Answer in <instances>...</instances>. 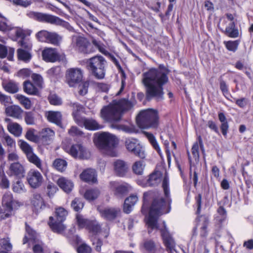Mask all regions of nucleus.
<instances>
[{
	"label": "nucleus",
	"mask_w": 253,
	"mask_h": 253,
	"mask_svg": "<svg viewBox=\"0 0 253 253\" xmlns=\"http://www.w3.org/2000/svg\"><path fill=\"white\" fill-rule=\"evenodd\" d=\"M162 187L165 196V200L161 194L156 191H148L143 194V205L142 211L143 212L145 206L147 207L150 202V207L147 224L151 229H158L157 220L161 215L169 213L171 209V199L169 187V178L167 172L165 173L162 181Z\"/></svg>",
	"instance_id": "nucleus-1"
},
{
	"label": "nucleus",
	"mask_w": 253,
	"mask_h": 253,
	"mask_svg": "<svg viewBox=\"0 0 253 253\" xmlns=\"http://www.w3.org/2000/svg\"><path fill=\"white\" fill-rule=\"evenodd\" d=\"M135 104V101H129L124 98L114 100L108 105L101 110V117L111 124V127L129 133L134 132L133 128L118 123L121 120L124 113L130 110Z\"/></svg>",
	"instance_id": "nucleus-2"
},
{
	"label": "nucleus",
	"mask_w": 253,
	"mask_h": 253,
	"mask_svg": "<svg viewBox=\"0 0 253 253\" xmlns=\"http://www.w3.org/2000/svg\"><path fill=\"white\" fill-rule=\"evenodd\" d=\"M169 71L163 65L158 68H151L143 74V83L146 88V98L150 100L155 97L158 100L163 99V86L169 81Z\"/></svg>",
	"instance_id": "nucleus-3"
},
{
	"label": "nucleus",
	"mask_w": 253,
	"mask_h": 253,
	"mask_svg": "<svg viewBox=\"0 0 253 253\" xmlns=\"http://www.w3.org/2000/svg\"><path fill=\"white\" fill-rule=\"evenodd\" d=\"M96 145L100 149L105 151L108 155L116 156L115 148L118 143L117 137L108 132H102L96 134Z\"/></svg>",
	"instance_id": "nucleus-4"
},
{
	"label": "nucleus",
	"mask_w": 253,
	"mask_h": 253,
	"mask_svg": "<svg viewBox=\"0 0 253 253\" xmlns=\"http://www.w3.org/2000/svg\"><path fill=\"white\" fill-rule=\"evenodd\" d=\"M136 122L141 128H157L159 125L158 112L151 109L142 110L137 115Z\"/></svg>",
	"instance_id": "nucleus-5"
},
{
	"label": "nucleus",
	"mask_w": 253,
	"mask_h": 253,
	"mask_svg": "<svg viewBox=\"0 0 253 253\" xmlns=\"http://www.w3.org/2000/svg\"><path fill=\"white\" fill-rule=\"evenodd\" d=\"M86 68L90 74L96 79H103L105 75L106 61L101 55H96L86 62Z\"/></svg>",
	"instance_id": "nucleus-6"
},
{
	"label": "nucleus",
	"mask_w": 253,
	"mask_h": 253,
	"mask_svg": "<svg viewBox=\"0 0 253 253\" xmlns=\"http://www.w3.org/2000/svg\"><path fill=\"white\" fill-rule=\"evenodd\" d=\"M27 15L29 18H33L39 22L61 26L70 31L73 30V28L68 22L55 15L34 11H30L27 13Z\"/></svg>",
	"instance_id": "nucleus-7"
},
{
	"label": "nucleus",
	"mask_w": 253,
	"mask_h": 253,
	"mask_svg": "<svg viewBox=\"0 0 253 253\" xmlns=\"http://www.w3.org/2000/svg\"><path fill=\"white\" fill-rule=\"evenodd\" d=\"M68 211L63 208L59 207L56 209L54 216H50L48 225L55 233L62 234L66 229V226L63 223L65 220Z\"/></svg>",
	"instance_id": "nucleus-8"
},
{
	"label": "nucleus",
	"mask_w": 253,
	"mask_h": 253,
	"mask_svg": "<svg viewBox=\"0 0 253 253\" xmlns=\"http://www.w3.org/2000/svg\"><path fill=\"white\" fill-rule=\"evenodd\" d=\"M125 146L126 149L136 156L141 159L146 157V153L144 147L137 139L129 137L125 140Z\"/></svg>",
	"instance_id": "nucleus-9"
},
{
	"label": "nucleus",
	"mask_w": 253,
	"mask_h": 253,
	"mask_svg": "<svg viewBox=\"0 0 253 253\" xmlns=\"http://www.w3.org/2000/svg\"><path fill=\"white\" fill-rule=\"evenodd\" d=\"M140 250L144 253H164V249L151 239H145L140 244Z\"/></svg>",
	"instance_id": "nucleus-10"
},
{
	"label": "nucleus",
	"mask_w": 253,
	"mask_h": 253,
	"mask_svg": "<svg viewBox=\"0 0 253 253\" xmlns=\"http://www.w3.org/2000/svg\"><path fill=\"white\" fill-rule=\"evenodd\" d=\"M163 227L160 228V230L163 240V242L165 246L166 247L167 250L172 252L173 251H175V243L166 227V222L163 221Z\"/></svg>",
	"instance_id": "nucleus-11"
},
{
	"label": "nucleus",
	"mask_w": 253,
	"mask_h": 253,
	"mask_svg": "<svg viewBox=\"0 0 253 253\" xmlns=\"http://www.w3.org/2000/svg\"><path fill=\"white\" fill-rule=\"evenodd\" d=\"M83 78V71L79 68H71L67 71L66 79L70 86H74Z\"/></svg>",
	"instance_id": "nucleus-12"
},
{
	"label": "nucleus",
	"mask_w": 253,
	"mask_h": 253,
	"mask_svg": "<svg viewBox=\"0 0 253 253\" xmlns=\"http://www.w3.org/2000/svg\"><path fill=\"white\" fill-rule=\"evenodd\" d=\"M27 180L29 185L34 188L41 185L43 177L41 173L36 169H31L27 174Z\"/></svg>",
	"instance_id": "nucleus-13"
},
{
	"label": "nucleus",
	"mask_w": 253,
	"mask_h": 253,
	"mask_svg": "<svg viewBox=\"0 0 253 253\" xmlns=\"http://www.w3.org/2000/svg\"><path fill=\"white\" fill-rule=\"evenodd\" d=\"M7 174L10 176L20 179L25 176V169L24 166L19 162L13 163L9 166Z\"/></svg>",
	"instance_id": "nucleus-14"
},
{
	"label": "nucleus",
	"mask_w": 253,
	"mask_h": 253,
	"mask_svg": "<svg viewBox=\"0 0 253 253\" xmlns=\"http://www.w3.org/2000/svg\"><path fill=\"white\" fill-rule=\"evenodd\" d=\"M97 210L100 213L101 216L107 220L115 219L121 211L120 209L117 208H101L98 207Z\"/></svg>",
	"instance_id": "nucleus-15"
},
{
	"label": "nucleus",
	"mask_w": 253,
	"mask_h": 253,
	"mask_svg": "<svg viewBox=\"0 0 253 253\" xmlns=\"http://www.w3.org/2000/svg\"><path fill=\"white\" fill-rule=\"evenodd\" d=\"M69 153L74 158L87 159L89 157V154L85 148L80 144L72 145L69 151Z\"/></svg>",
	"instance_id": "nucleus-16"
},
{
	"label": "nucleus",
	"mask_w": 253,
	"mask_h": 253,
	"mask_svg": "<svg viewBox=\"0 0 253 253\" xmlns=\"http://www.w3.org/2000/svg\"><path fill=\"white\" fill-rule=\"evenodd\" d=\"M81 126H84L86 129L90 130H95L101 129L103 127V126L99 124L96 120L93 119H86L83 118L77 123Z\"/></svg>",
	"instance_id": "nucleus-17"
},
{
	"label": "nucleus",
	"mask_w": 253,
	"mask_h": 253,
	"mask_svg": "<svg viewBox=\"0 0 253 253\" xmlns=\"http://www.w3.org/2000/svg\"><path fill=\"white\" fill-rule=\"evenodd\" d=\"M76 45L79 50L84 53L88 54L94 51L91 44L84 37H80L77 39Z\"/></svg>",
	"instance_id": "nucleus-18"
},
{
	"label": "nucleus",
	"mask_w": 253,
	"mask_h": 253,
	"mask_svg": "<svg viewBox=\"0 0 253 253\" xmlns=\"http://www.w3.org/2000/svg\"><path fill=\"white\" fill-rule=\"evenodd\" d=\"M43 60L47 62H55L59 59V54L55 48H47L42 52Z\"/></svg>",
	"instance_id": "nucleus-19"
},
{
	"label": "nucleus",
	"mask_w": 253,
	"mask_h": 253,
	"mask_svg": "<svg viewBox=\"0 0 253 253\" xmlns=\"http://www.w3.org/2000/svg\"><path fill=\"white\" fill-rule=\"evenodd\" d=\"M80 178L84 181L94 183L97 182V174L95 169H87L84 170L80 175Z\"/></svg>",
	"instance_id": "nucleus-20"
},
{
	"label": "nucleus",
	"mask_w": 253,
	"mask_h": 253,
	"mask_svg": "<svg viewBox=\"0 0 253 253\" xmlns=\"http://www.w3.org/2000/svg\"><path fill=\"white\" fill-rule=\"evenodd\" d=\"M113 166L115 173L119 176H124L127 173L128 169L127 164L121 160L115 161Z\"/></svg>",
	"instance_id": "nucleus-21"
},
{
	"label": "nucleus",
	"mask_w": 253,
	"mask_h": 253,
	"mask_svg": "<svg viewBox=\"0 0 253 253\" xmlns=\"http://www.w3.org/2000/svg\"><path fill=\"white\" fill-rule=\"evenodd\" d=\"M110 186L112 190L114 192V194L118 198H122L127 193V187L124 185L120 184L117 182H111Z\"/></svg>",
	"instance_id": "nucleus-22"
},
{
	"label": "nucleus",
	"mask_w": 253,
	"mask_h": 253,
	"mask_svg": "<svg viewBox=\"0 0 253 253\" xmlns=\"http://www.w3.org/2000/svg\"><path fill=\"white\" fill-rule=\"evenodd\" d=\"M5 112L8 116L20 119L22 118L23 110L19 106L13 105L6 107Z\"/></svg>",
	"instance_id": "nucleus-23"
},
{
	"label": "nucleus",
	"mask_w": 253,
	"mask_h": 253,
	"mask_svg": "<svg viewBox=\"0 0 253 253\" xmlns=\"http://www.w3.org/2000/svg\"><path fill=\"white\" fill-rule=\"evenodd\" d=\"M224 25L225 26V28L222 31L225 35L232 38H236L238 37L239 31L236 27L234 22H229Z\"/></svg>",
	"instance_id": "nucleus-24"
},
{
	"label": "nucleus",
	"mask_w": 253,
	"mask_h": 253,
	"mask_svg": "<svg viewBox=\"0 0 253 253\" xmlns=\"http://www.w3.org/2000/svg\"><path fill=\"white\" fill-rule=\"evenodd\" d=\"M57 184L61 189L66 193L70 192L74 187L73 183L71 180L63 177L58 178Z\"/></svg>",
	"instance_id": "nucleus-25"
},
{
	"label": "nucleus",
	"mask_w": 253,
	"mask_h": 253,
	"mask_svg": "<svg viewBox=\"0 0 253 253\" xmlns=\"http://www.w3.org/2000/svg\"><path fill=\"white\" fill-rule=\"evenodd\" d=\"M47 118L49 122L61 126L62 115L61 112L59 111H49L47 113Z\"/></svg>",
	"instance_id": "nucleus-26"
},
{
	"label": "nucleus",
	"mask_w": 253,
	"mask_h": 253,
	"mask_svg": "<svg viewBox=\"0 0 253 253\" xmlns=\"http://www.w3.org/2000/svg\"><path fill=\"white\" fill-rule=\"evenodd\" d=\"M162 178V172L160 171H155L149 175L147 184L149 186H157L161 182Z\"/></svg>",
	"instance_id": "nucleus-27"
},
{
	"label": "nucleus",
	"mask_w": 253,
	"mask_h": 253,
	"mask_svg": "<svg viewBox=\"0 0 253 253\" xmlns=\"http://www.w3.org/2000/svg\"><path fill=\"white\" fill-rule=\"evenodd\" d=\"M24 91L29 95H38L40 93L38 87L35 86L30 81L23 83Z\"/></svg>",
	"instance_id": "nucleus-28"
},
{
	"label": "nucleus",
	"mask_w": 253,
	"mask_h": 253,
	"mask_svg": "<svg viewBox=\"0 0 253 253\" xmlns=\"http://www.w3.org/2000/svg\"><path fill=\"white\" fill-rule=\"evenodd\" d=\"M69 106L72 108L73 112L72 115L74 117V120L77 124L83 118L80 117L78 113L82 111L83 109V107L80 104L77 102H72L69 103Z\"/></svg>",
	"instance_id": "nucleus-29"
},
{
	"label": "nucleus",
	"mask_w": 253,
	"mask_h": 253,
	"mask_svg": "<svg viewBox=\"0 0 253 253\" xmlns=\"http://www.w3.org/2000/svg\"><path fill=\"white\" fill-rule=\"evenodd\" d=\"M31 204L35 209L37 210L45 207L43 199L39 193H35L33 194L31 199Z\"/></svg>",
	"instance_id": "nucleus-30"
},
{
	"label": "nucleus",
	"mask_w": 253,
	"mask_h": 253,
	"mask_svg": "<svg viewBox=\"0 0 253 253\" xmlns=\"http://www.w3.org/2000/svg\"><path fill=\"white\" fill-rule=\"evenodd\" d=\"M137 200V197L134 195H132L127 198L124 203V212L126 213H129L131 211L132 207L136 204Z\"/></svg>",
	"instance_id": "nucleus-31"
},
{
	"label": "nucleus",
	"mask_w": 253,
	"mask_h": 253,
	"mask_svg": "<svg viewBox=\"0 0 253 253\" xmlns=\"http://www.w3.org/2000/svg\"><path fill=\"white\" fill-rule=\"evenodd\" d=\"M8 131L16 137L20 136L22 134V127L17 123L9 122L7 126Z\"/></svg>",
	"instance_id": "nucleus-32"
},
{
	"label": "nucleus",
	"mask_w": 253,
	"mask_h": 253,
	"mask_svg": "<svg viewBox=\"0 0 253 253\" xmlns=\"http://www.w3.org/2000/svg\"><path fill=\"white\" fill-rule=\"evenodd\" d=\"M2 87L6 92L10 93H15L19 90L18 84L13 81L3 83Z\"/></svg>",
	"instance_id": "nucleus-33"
},
{
	"label": "nucleus",
	"mask_w": 253,
	"mask_h": 253,
	"mask_svg": "<svg viewBox=\"0 0 253 253\" xmlns=\"http://www.w3.org/2000/svg\"><path fill=\"white\" fill-rule=\"evenodd\" d=\"M42 140L46 144H48L49 142L52 139L54 136L53 130L49 128H45L42 129L40 133Z\"/></svg>",
	"instance_id": "nucleus-34"
},
{
	"label": "nucleus",
	"mask_w": 253,
	"mask_h": 253,
	"mask_svg": "<svg viewBox=\"0 0 253 253\" xmlns=\"http://www.w3.org/2000/svg\"><path fill=\"white\" fill-rule=\"evenodd\" d=\"M209 220L208 218L205 216H201L199 218L198 224L201 226L200 236L202 237H205L208 235L207 228L209 224Z\"/></svg>",
	"instance_id": "nucleus-35"
},
{
	"label": "nucleus",
	"mask_w": 253,
	"mask_h": 253,
	"mask_svg": "<svg viewBox=\"0 0 253 253\" xmlns=\"http://www.w3.org/2000/svg\"><path fill=\"white\" fill-rule=\"evenodd\" d=\"M17 54L18 60L26 63L29 62L32 58L31 52L23 48H18L17 50Z\"/></svg>",
	"instance_id": "nucleus-36"
},
{
	"label": "nucleus",
	"mask_w": 253,
	"mask_h": 253,
	"mask_svg": "<svg viewBox=\"0 0 253 253\" xmlns=\"http://www.w3.org/2000/svg\"><path fill=\"white\" fill-rule=\"evenodd\" d=\"M145 164L143 161H137L132 166V170L133 173L137 175H142L143 173Z\"/></svg>",
	"instance_id": "nucleus-37"
},
{
	"label": "nucleus",
	"mask_w": 253,
	"mask_h": 253,
	"mask_svg": "<svg viewBox=\"0 0 253 253\" xmlns=\"http://www.w3.org/2000/svg\"><path fill=\"white\" fill-rule=\"evenodd\" d=\"M62 40V37L55 32H49L47 42L58 45Z\"/></svg>",
	"instance_id": "nucleus-38"
},
{
	"label": "nucleus",
	"mask_w": 253,
	"mask_h": 253,
	"mask_svg": "<svg viewBox=\"0 0 253 253\" xmlns=\"http://www.w3.org/2000/svg\"><path fill=\"white\" fill-rule=\"evenodd\" d=\"M3 139L4 141L5 145L7 147V151H12L15 149L16 143L15 140L12 138L8 134H5L3 137Z\"/></svg>",
	"instance_id": "nucleus-39"
},
{
	"label": "nucleus",
	"mask_w": 253,
	"mask_h": 253,
	"mask_svg": "<svg viewBox=\"0 0 253 253\" xmlns=\"http://www.w3.org/2000/svg\"><path fill=\"white\" fill-rule=\"evenodd\" d=\"M27 158L30 163L35 165L42 172H44V169L42 166V161L35 154L33 153Z\"/></svg>",
	"instance_id": "nucleus-40"
},
{
	"label": "nucleus",
	"mask_w": 253,
	"mask_h": 253,
	"mask_svg": "<svg viewBox=\"0 0 253 253\" xmlns=\"http://www.w3.org/2000/svg\"><path fill=\"white\" fill-rule=\"evenodd\" d=\"M15 97L25 109H30L31 108L32 102L29 98L19 94H16Z\"/></svg>",
	"instance_id": "nucleus-41"
},
{
	"label": "nucleus",
	"mask_w": 253,
	"mask_h": 253,
	"mask_svg": "<svg viewBox=\"0 0 253 253\" xmlns=\"http://www.w3.org/2000/svg\"><path fill=\"white\" fill-rule=\"evenodd\" d=\"M100 192L97 189H90L87 190L84 194V197L88 201H93L99 196Z\"/></svg>",
	"instance_id": "nucleus-42"
},
{
	"label": "nucleus",
	"mask_w": 253,
	"mask_h": 253,
	"mask_svg": "<svg viewBox=\"0 0 253 253\" xmlns=\"http://www.w3.org/2000/svg\"><path fill=\"white\" fill-rule=\"evenodd\" d=\"M26 231L27 235L23 239V244H25L30 240L34 241L37 237L36 232L29 226L26 224Z\"/></svg>",
	"instance_id": "nucleus-43"
},
{
	"label": "nucleus",
	"mask_w": 253,
	"mask_h": 253,
	"mask_svg": "<svg viewBox=\"0 0 253 253\" xmlns=\"http://www.w3.org/2000/svg\"><path fill=\"white\" fill-rule=\"evenodd\" d=\"M144 134L148 138L150 143L153 146V148L158 152L160 155H161V152L160 148L154 135L151 133L146 131L144 132Z\"/></svg>",
	"instance_id": "nucleus-44"
},
{
	"label": "nucleus",
	"mask_w": 253,
	"mask_h": 253,
	"mask_svg": "<svg viewBox=\"0 0 253 253\" xmlns=\"http://www.w3.org/2000/svg\"><path fill=\"white\" fill-rule=\"evenodd\" d=\"M53 165L57 170L62 172L66 169L67 163L65 160L56 159L54 160Z\"/></svg>",
	"instance_id": "nucleus-45"
},
{
	"label": "nucleus",
	"mask_w": 253,
	"mask_h": 253,
	"mask_svg": "<svg viewBox=\"0 0 253 253\" xmlns=\"http://www.w3.org/2000/svg\"><path fill=\"white\" fill-rule=\"evenodd\" d=\"M77 224L79 228H85L87 229L89 223L90 222V220H89L86 218H84L82 216L77 215Z\"/></svg>",
	"instance_id": "nucleus-46"
},
{
	"label": "nucleus",
	"mask_w": 253,
	"mask_h": 253,
	"mask_svg": "<svg viewBox=\"0 0 253 253\" xmlns=\"http://www.w3.org/2000/svg\"><path fill=\"white\" fill-rule=\"evenodd\" d=\"M24 120L28 125H33L35 123L34 113L32 111L25 112L24 113Z\"/></svg>",
	"instance_id": "nucleus-47"
},
{
	"label": "nucleus",
	"mask_w": 253,
	"mask_h": 253,
	"mask_svg": "<svg viewBox=\"0 0 253 253\" xmlns=\"http://www.w3.org/2000/svg\"><path fill=\"white\" fill-rule=\"evenodd\" d=\"M93 44L98 48V50L103 54L104 55L107 56L109 54V52L106 49L105 45L102 43L101 42L98 41L96 40H93L92 41Z\"/></svg>",
	"instance_id": "nucleus-48"
},
{
	"label": "nucleus",
	"mask_w": 253,
	"mask_h": 253,
	"mask_svg": "<svg viewBox=\"0 0 253 253\" xmlns=\"http://www.w3.org/2000/svg\"><path fill=\"white\" fill-rule=\"evenodd\" d=\"M20 147L25 153L27 157L33 153V148L29 144L24 141H20Z\"/></svg>",
	"instance_id": "nucleus-49"
},
{
	"label": "nucleus",
	"mask_w": 253,
	"mask_h": 253,
	"mask_svg": "<svg viewBox=\"0 0 253 253\" xmlns=\"http://www.w3.org/2000/svg\"><path fill=\"white\" fill-rule=\"evenodd\" d=\"M224 44L228 50L234 52L237 50L239 42L238 41H229L224 42Z\"/></svg>",
	"instance_id": "nucleus-50"
},
{
	"label": "nucleus",
	"mask_w": 253,
	"mask_h": 253,
	"mask_svg": "<svg viewBox=\"0 0 253 253\" xmlns=\"http://www.w3.org/2000/svg\"><path fill=\"white\" fill-rule=\"evenodd\" d=\"M31 78L38 87H43V81L42 77L38 74H32Z\"/></svg>",
	"instance_id": "nucleus-51"
},
{
	"label": "nucleus",
	"mask_w": 253,
	"mask_h": 253,
	"mask_svg": "<svg viewBox=\"0 0 253 253\" xmlns=\"http://www.w3.org/2000/svg\"><path fill=\"white\" fill-rule=\"evenodd\" d=\"M100 226L96 221H91L87 230L94 234H97L100 230Z\"/></svg>",
	"instance_id": "nucleus-52"
},
{
	"label": "nucleus",
	"mask_w": 253,
	"mask_h": 253,
	"mask_svg": "<svg viewBox=\"0 0 253 253\" xmlns=\"http://www.w3.org/2000/svg\"><path fill=\"white\" fill-rule=\"evenodd\" d=\"M48 100L49 103L53 105H60L62 103L61 98L55 94H50Z\"/></svg>",
	"instance_id": "nucleus-53"
},
{
	"label": "nucleus",
	"mask_w": 253,
	"mask_h": 253,
	"mask_svg": "<svg viewBox=\"0 0 253 253\" xmlns=\"http://www.w3.org/2000/svg\"><path fill=\"white\" fill-rule=\"evenodd\" d=\"M12 189L13 191L16 193H22L25 191L23 183L19 180L13 184Z\"/></svg>",
	"instance_id": "nucleus-54"
},
{
	"label": "nucleus",
	"mask_w": 253,
	"mask_h": 253,
	"mask_svg": "<svg viewBox=\"0 0 253 253\" xmlns=\"http://www.w3.org/2000/svg\"><path fill=\"white\" fill-rule=\"evenodd\" d=\"M219 86L223 95L227 98L228 99L227 95H230L228 85L222 79L219 80Z\"/></svg>",
	"instance_id": "nucleus-55"
},
{
	"label": "nucleus",
	"mask_w": 253,
	"mask_h": 253,
	"mask_svg": "<svg viewBox=\"0 0 253 253\" xmlns=\"http://www.w3.org/2000/svg\"><path fill=\"white\" fill-rule=\"evenodd\" d=\"M0 103L6 107L12 104V100L10 96L0 92Z\"/></svg>",
	"instance_id": "nucleus-56"
},
{
	"label": "nucleus",
	"mask_w": 253,
	"mask_h": 253,
	"mask_svg": "<svg viewBox=\"0 0 253 253\" xmlns=\"http://www.w3.org/2000/svg\"><path fill=\"white\" fill-rule=\"evenodd\" d=\"M49 32L46 30H42L36 34V37L39 41L47 42Z\"/></svg>",
	"instance_id": "nucleus-57"
},
{
	"label": "nucleus",
	"mask_w": 253,
	"mask_h": 253,
	"mask_svg": "<svg viewBox=\"0 0 253 253\" xmlns=\"http://www.w3.org/2000/svg\"><path fill=\"white\" fill-rule=\"evenodd\" d=\"M71 207L76 211H78L83 209V203L78 198H75L71 203Z\"/></svg>",
	"instance_id": "nucleus-58"
},
{
	"label": "nucleus",
	"mask_w": 253,
	"mask_h": 253,
	"mask_svg": "<svg viewBox=\"0 0 253 253\" xmlns=\"http://www.w3.org/2000/svg\"><path fill=\"white\" fill-rule=\"evenodd\" d=\"M58 190L57 186L51 182H49L47 185V194L49 197H52Z\"/></svg>",
	"instance_id": "nucleus-59"
},
{
	"label": "nucleus",
	"mask_w": 253,
	"mask_h": 253,
	"mask_svg": "<svg viewBox=\"0 0 253 253\" xmlns=\"http://www.w3.org/2000/svg\"><path fill=\"white\" fill-rule=\"evenodd\" d=\"M35 130L34 129H29L27 130L25 137L29 140L32 142H36L38 140V137L35 134Z\"/></svg>",
	"instance_id": "nucleus-60"
},
{
	"label": "nucleus",
	"mask_w": 253,
	"mask_h": 253,
	"mask_svg": "<svg viewBox=\"0 0 253 253\" xmlns=\"http://www.w3.org/2000/svg\"><path fill=\"white\" fill-rule=\"evenodd\" d=\"M32 76L31 71L27 68H24L20 70L18 72V76L23 78H26Z\"/></svg>",
	"instance_id": "nucleus-61"
},
{
	"label": "nucleus",
	"mask_w": 253,
	"mask_h": 253,
	"mask_svg": "<svg viewBox=\"0 0 253 253\" xmlns=\"http://www.w3.org/2000/svg\"><path fill=\"white\" fill-rule=\"evenodd\" d=\"M60 68L59 67H54L48 70L46 73L49 77H54L59 74Z\"/></svg>",
	"instance_id": "nucleus-62"
},
{
	"label": "nucleus",
	"mask_w": 253,
	"mask_h": 253,
	"mask_svg": "<svg viewBox=\"0 0 253 253\" xmlns=\"http://www.w3.org/2000/svg\"><path fill=\"white\" fill-rule=\"evenodd\" d=\"M192 153L195 160L199 158V144L197 142L194 143L192 148Z\"/></svg>",
	"instance_id": "nucleus-63"
},
{
	"label": "nucleus",
	"mask_w": 253,
	"mask_h": 253,
	"mask_svg": "<svg viewBox=\"0 0 253 253\" xmlns=\"http://www.w3.org/2000/svg\"><path fill=\"white\" fill-rule=\"evenodd\" d=\"M77 251L78 253H90L91 249L88 246L82 244L78 247Z\"/></svg>",
	"instance_id": "nucleus-64"
}]
</instances>
